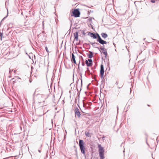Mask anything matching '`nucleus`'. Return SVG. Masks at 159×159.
I'll list each match as a JSON object with an SVG mask.
<instances>
[{
  "mask_svg": "<svg viewBox=\"0 0 159 159\" xmlns=\"http://www.w3.org/2000/svg\"><path fill=\"white\" fill-rule=\"evenodd\" d=\"M98 147L99 154H104V151L103 148L101 146V145L99 144L98 145Z\"/></svg>",
  "mask_w": 159,
  "mask_h": 159,
  "instance_id": "6",
  "label": "nucleus"
},
{
  "mask_svg": "<svg viewBox=\"0 0 159 159\" xmlns=\"http://www.w3.org/2000/svg\"><path fill=\"white\" fill-rule=\"evenodd\" d=\"M90 53L89 54H87L88 56L90 59H91L92 58L93 56V52L91 51H89Z\"/></svg>",
  "mask_w": 159,
  "mask_h": 159,
  "instance_id": "14",
  "label": "nucleus"
},
{
  "mask_svg": "<svg viewBox=\"0 0 159 159\" xmlns=\"http://www.w3.org/2000/svg\"><path fill=\"white\" fill-rule=\"evenodd\" d=\"M85 65V64L84 63V62H82V65L83 66H84Z\"/></svg>",
  "mask_w": 159,
  "mask_h": 159,
  "instance_id": "24",
  "label": "nucleus"
},
{
  "mask_svg": "<svg viewBox=\"0 0 159 159\" xmlns=\"http://www.w3.org/2000/svg\"><path fill=\"white\" fill-rule=\"evenodd\" d=\"M14 79V78H12V80H13Z\"/></svg>",
  "mask_w": 159,
  "mask_h": 159,
  "instance_id": "38",
  "label": "nucleus"
},
{
  "mask_svg": "<svg viewBox=\"0 0 159 159\" xmlns=\"http://www.w3.org/2000/svg\"><path fill=\"white\" fill-rule=\"evenodd\" d=\"M78 32H76L74 34V37H75V39L76 41L78 40Z\"/></svg>",
  "mask_w": 159,
  "mask_h": 159,
  "instance_id": "11",
  "label": "nucleus"
},
{
  "mask_svg": "<svg viewBox=\"0 0 159 159\" xmlns=\"http://www.w3.org/2000/svg\"><path fill=\"white\" fill-rule=\"evenodd\" d=\"M85 135L87 137H91V135H90V133L89 132H88L87 131H86L85 132Z\"/></svg>",
  "mask_w": 159,
  "mask_h": 159,
  "instance_id": "16",
  "label": "nucleus"
},
{
  "mask_svg": "<svg viewBox=\"0 0 159 159\" xmlns=\"http://www.w3.org/2000/svg\"><path fill=\"white\" fill-rule=\"evenodd\" d=\"M74 148H76V146H75V145H74Z\"/></svg>",
  "mask_w": 159,
  "mask_h": 159,
  "instance_id": "30",
  "label": "nucleus"
},
{
  "mask_svg": "<svg viewBox=\"0 0 159 159\" xmlns=\"http://www.w3.org/2000/svg\"><path fill=\"white\" fill-rule=\"evenodd\" d=\"M35 92H34L33 94V98L34 99H35L36 100L35 101L37 103H40L44 101L43 100V95L42 94H38L36 96V98L35 97Z\"/></svg>",
  "mask_w": 159,
  "mask_h": 159,
  "instance_id": "1",
  "label": "nucleus"
},
{
  "mask_svg": "<svg viewBox=\"0 0 159 159\" xmlns=\"http://www.w3.org/2000/svg\"><path fill=\"white\" fill-rule=\"evenodd\" d=\"M103 53L105 55V58H106L107 55V52H103Z\"/></svg>",
  "mask_w": 159,
  "mask_h": 159,
  "instance_id": "19",
  "label": "nucleus"
},
{
  "mask_svg": "<svg viewBox=\"0 0 159 159\" xmlns=\"http://www.w3.org/2000/svg\"><path fill=\"white\" fill-rule=\"evenodd\" d=\"M81 83H82V79H81Z\"/></svg>",
  "mask_w": 159,
  "mask_h": 159,
  "instance_id": "37",
  "label": "nucleus"
},
{
  "mask_svg": "<svg viewBox=\"0 0 159 159\" xmlns=\"http://www.w3.org/2000/svg\"><path fill=\"white\" fill-rule=\"evenodd\" d=\"M97 41L102 45H104V44H107V42L102 40L100 37H99V38L97 39Z\"/></svg>",
  "mask_w": 159,
  "mask_h": 159,
  "instance_id": "9",
  "label": "nucleus"
},
{
  "mask_svg": "<svg viewBox=\"0 0 159 159\" xmlns=\"http://www.w3.org/2000/svg\"><path fill=\"white\" fill-rule=\"evenodd\" d=\"M75 116H77L78 118L80 117V113L79 109L77 108H75Z\"/></svg>",
  "mask_w": 159,
  "mask_h": 159,
  "instance_id": "7",
  "label": "nucleus"
},
{
  "mask_svg": "<svg viewBox=\"0 0 159 159\" xmlns=\"http://www.w3.org/2000/svg\"><path fill=\"white\" fill-rule=\"evenodd\" d=\"M88 35H91L90 36L92 37L93 39H98V38H99V37H100L98 33L95 34L91 32H89L88 33Z\"/></svg>",
  "mask_w": 159,
  "mask_h": 159,
  "instance_id": "4",
  "label": "nucleus"
},
{
  "mask_svg": "<svg viewBox=\"0 0 159 159\" xmlns=\"http://www.w3.org/2000/svg\"><path fill=\"white\" fill-rule=\"evenodd\" d=\"M85 143L84 141L80 139L79 142V145L80 148V149L81 150V152L82 153L84 154L85 155V148L84 146Z\"/></svg>",
  "mask_w": 159,
  "mask_h": 159,
  "instance_id": "2",
  "label": "nucleus"
},
{
  "mask_svg": "<svg viewBox=\"0 0 159 159\" xmlns=\"http://www.w3.org/2000/svg\"><path fill=\"white\" fill-rule=\"evenodd\" d=\"M75 151L76 152H77V148H76L75 149Z\"/></svg>",
  "mask_w": 159,
  "mask_h": 159,
  "instance_id": "26",
  "label": "nucleus"
},
{
  "mask_svg": "<svg viewBox=\"0 0 159 159\" xmlns=\"http://www.w3.org/2000/svg\"><path fill=\"white\" fill-rule=\"evenodd\" d=\"M13 71V70H11V69H10V70H9V72L10 73H11V72Z\"/></svg>",
  "mask_w": 159,
  "mask_h": 159,
  "instance_id": "25",
  "label": "nucleus"
},
{
  "mask_svg": "<svg viewBox=\"0 0 159 159\" xmlns=\"http://www.w3.org/2000/svg\"><path fill=\"white\" fill-rule=\"evenodd\" d=\"M104 66L102 64H101L100 66V75L101 79L104 78L103 75L104 74Z\"/></svg>",
  "mask_w": 159,
  "mask_h": 159,
  "instance_id": "5",
  "label": "nucleus"
},
{
  "mask_svg": "<svg viewBox=\"0 0 159 159\" xmlns=\"http://www.w3.org/2000/svg\"><path fill=\"white\" fill-rule=\"evenodd\" d=\"M100 159H104V154H99Z\"/></svg>",
  "mask_w": 159,
  "mask_h": 159,
  "instance_id": "17",
  "label": "nucleus"
},
{
  "mask_svg": "<svg viewBox=\"0 0 159 159\" xmlns=\"http://www.w3.org/2000/svg\"><path fill=\"white\" fill-rule=\"evenodd\" d=\"M39 152H41V150H39Z\"/></svg>",
  "mask_w": 159,
  "mask_h": 159,
  "instance_id": "31",
  "label": "nucleus"
},
{
  "mask_svg": "<svg viewBox=\"0 0 159 159\" xmlns=\"http://www.w3.org/2000/svg\"><path fill=\"white\" fill-rule=\"evenodd\" d=\"M88 20L89 21H91L92 20V19L91 18H89L88 19Z\"/></svg>",
  "mask_w": 159,
  "mask_h": 159,
  "instance_id": "21",
  "label": "nucleus"
},
{
  "mask_svg": "<svg viewBox=\"0 0 159 159\" xmlns=\"http://www.w3.org/2000/svg\"><path fill=\"white\" fill-rule=\"evenodd\" d=\"M87 73L89 74H91L92 73L90 72L89 70V68L88 67L87 68Z\"/></svg>",
  "mask_w": 159,
  "mask_h": 159,
  "instance_id": "18",
  "label": "nucleus"
},
{
  "mask_svg": "<svg viewBox=\"0 0 159 159\" xmlns=\"http://www.w3.org/2000/svg\"><path fill=\"white\" fill-rule=\"evenodd\" d=\"M16 71L15 70H14V73H15Z\"/></svg>",
  "mask_w": 159,
  "mask_h": 159,
  "instance_id": "36",
  "label": "nucleus"
},
{
  "mask_svg": "<svg viewBox=\"0 0 159 159\" xmlns=\"http://www.w3.org/2000/svg\"><path fill=\"white\" fill-rule=\"evenodd\" d=\"M122 87H118L119 88V89H120Z\"/></svg>",
  "mask_w": 159,
  "mask_h": 159,
  "instance_id": "33",
  "label": "nucleus"
},
{
  "mask_svg": "<svg viewBox=\"0 0 159 159\" xmlns=\"http://www.w3.org/2000/svg\"><path fill=\"white\" fill-rule=\"evenodd\" d=\"M151 0V2H152V3H154L155 2V0Z\"/></svg>",
  "mask_w": 159,
  "mask_h": 159,
  "instance_id": "23",
  "label": "nucleus"
},
{
  "mask_svg": "<svg viewBox=\"0 0 159 159\" xmlns=\"http://www.w3.org/2000/svg\"><path fill=\"white\" fill-rule=\"evenodd\" d=\"M52 124L53 123V121H52Z\"/></svg>",
  "mask_w": 159,
  "mask_h": 159,
  "instance_id": "35",
  "label": "nucleus"
},
{
  "mask_svg": "<svg viewBox=\"0 0 159 159\" xmlns=\"http://www.w3.org/2000/svg\"><path fill=\"white\" fill-rule=\"evenodd\" d=\"M0 34L1 39L2 40V36L3 35V33L0 32Z\"/></svg>",
  "mask_w": 159,
  "mask_h": 159,
  "instance_id": "20",
  "label": "nucleus"
},
{
  "mask_svg": "<svg viewBox=\"0 0 159 159\" xmlns=\"http://www.w3.org/2000/svg\"><path fill=\"white\" fill-rule=\"evenodd\" d=\"M93 61L91 59H88V60L85 61V64L88 66H92Z\"/></svg>",
  "mask_w": 159,
  "mask_h": 159,
  "instance_id": "8",
  "label": "nucleus"
},
{
  "mask_svg": "<svg viewBox=\"0 0 159 159\" xmlns=\"http://www.w3.org/2000/svg\"><path fill=\"white\" fill-rule=\"evenodd\" d=\"M105 138V137H102V139H104Z\"/></svg>",
  "mask_w": 159,
  "mask_h": 159,
  "instance_id": "28",
  "label": "nucleus"
},
{
  "mask_svg": "<svg viewBox=\"0 0 159 159\" xmlns=\"http://www.w3.org/2000/svg\"><path fill=\"white\" fill-rule=\"evenodd\" d=\"M71 61L72 62H74L75 64H76V60L75 59V57L73 53H72V54Z\"/></svg>",
  "mask_w": 159,
  "mask_h": 159,
  "instance_id": "10",
  "label": "nucleus"
},
{
  "mask_svg": "<svg viewBox=\"0 0 159 159\" xmlns=\"http://www.w3.org/2000/svg\"><path fill=\"white\" fill-rule=\"evenodd\" d=\"M148 106H150V105H148Z\"/></svg>",
  "mask_w": 159,
  "mask_h": 159,
  "instance_id": "39",
  "label": "nucleus"
},
{
  "mask_svg": "<svg viewBox=\"0 0 159 159\" xmlns=\"http://www.w3.org/2000/svg\"><path fill=\"white\" fill-rule=\"evenodd\" d=\"M80 12L78 9H74L73 12V15L71 16H73L75 17H78L80 16Z\"/></svg>",
  "mask_w": 159,
  "mask_h": 159,
  "instance_id": "3",
  "label": "nucleus"
},
{
  "mask_svg": "<svg viewBox=\"0 0 159 159\" xmlns=\"http://www.w3.org/2000/svg\"><path fill=\"white\" fill-rule=\"evenodd\" d=\"M45 49H46V51L47 52H48V48L46 47L45 48Z\"/></svg>",
  "mask_w": 159,
  "mask_h": 159,
  "instance_id": "22",
  "label": "nucleus"
},
{
  "mask_svg": "<svg viewBox=\"0 0 159 159\" xmlns=\"http://www.w3.org/2000/svg\"><path fill=\"white\" fill-rule=\"evenodd\" d=\"M83 107H85V105H84V104H83Z\"/></svg>",
  "mask_w": 159,
  "mask_h": 159,
  "instance_id": "32",
  "label": "nucleus"
},
{
  "mask_svg": "<svg viewBox=\"0 0 159 159\" xmlns=\"http://www.w3.org/2000/svg\"><path fill=\"white\" fill-rule=\"evenodd\" d=\"M83 34H85L84 33V32H83Z\"/></svg>",
  "mask_w": 159,
  "mask_h": 159,
  "instance_id": "34",
  "label": "nucleus"
},
{
  "mask_svg": "<svg viewBox=\"0 0 159 159\" xmlns=\"http://www.w3.org/2000/svg\"><path fill=\"white\" fill-rule=\"evenodd\" d=\"M117 111H118V109H119V108H118V106H117Z\"/></svg>",
  "mask_w": 159,
  "mask_h": 159,
  "instance_id": "27",
  "label": "nucleus"
},
{
  "mask_svg": "<svg viewBox=\"0 0 159 159\" xmlns=\"http://www.w3.org/2000/svg\"><path fill=\"white\" fill-rule=\"evenodd\" d=\"M91 44L92 45V46L95 48H97L99 49V48L97 47V45L99 44L98 43H91Z\"/></svg>",
  "mask_w": 159,
  "mask_h": 159,
  "instance_id": "13",
  "label": "nucleus"
},
{
  "mask_svg": "<svg viewBox=\"0 0 159 159\" xmlns=\"http://www.w3.org/2000/svg\"><path fill=\"white\" fill-rule=\"evenodd\" d=\"M80 61H79V65H78V67H79V64H80Z\"/></svg>",
  "mask_w": 159,
  "mask_h": 159,
  "instance_id": "29",
  "label": "nucleus"
},
{
  "mask_svg": "<svg viewBox=\"0 0 159 159\" xmlns=\"http://www.w3.org/2000/svg\"><path fill=\"white\" fill-rule=\"evenodd\" d=\"M100 49L102 50V52L103 53L104 52H107V50L103 47H101Z\"/></svg>",
  "mask_w": 159,
  "mask_h": 159,
  "instance_id": "15",
  "label": "nucleus"
},
{
  "mask_svg": "<svg viewBox=\"0 0 159 159\" xmlns=\"http://www.w3.org/2000/svg\"><path fill=\"white\" fill-rule=\"evenodd\" d=\"M101 35L102 37L104 39L108 37L107 34L106 33H102Z\"/></svg>",
  "mask_w": 159,
  "mask_h": 159,
  "instance_id": "12",
  "label": "nucleus"
}]
</instances>
